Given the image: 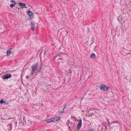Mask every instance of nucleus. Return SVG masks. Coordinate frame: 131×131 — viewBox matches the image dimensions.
Segmentation results:
<instances>
[{
  "instance_id": "obj_27",
  "label": "nucleus",
  "mask_w": 131,
  "mask_h": 131,
  "mask_svg": "<svg viewBox=\"0 0 131 131\" xmlns=\"http://www.w3.org/2000/svg\"><path fill=\"white\" fill-rule=\"evenodd\" d=\"M29 76L28 75H27L26 77V78L27 79H29Z\"/></svg>"
},
{
  "instance_id": "obj_15",
  "label": "nucleus",
  "mask_w": 131,
  "mask_h": 131,
  "mask_svg": "<svg viewBox=\"0 0 131 131\" xmlns=\"http://www.w3.org/2000/svg\"><path fill=\"white\" fill-rule=\"evenodd\" d=\"M11 125L12 124H11L7 125V128L9 129V130H11L12 129V127Z\"/></svg>"
},
{
  "instance_id": "obj_12",
  "label": "nucleus",
  "mask_w": 131,
  "mask_h": 131,
  "mask_svg": "<svg viewBox=\"0 0 131 131\" xmlns=\"http://www.w3.org/2000/svg\"><path fill=\"white\" fill-rule=\"evenodd\" d=\"M53 121V122L55 123L59 121L60 119V118L58 117H55L54 118H52Z\"/></svg>"
},
{
  "instance_id": "obj_20",
  "label": "nucleus",
  "mask_w": 131,
  "mask_h": 131,
  "mask_svg": "<svg viewBox=\"0 0 131 131\" xmlns=\"http://www.w3.org/2000/svg\"><path fill=\"white\" fill-rule=\"evenodd\" d=\"M72 128H71V129H72L73 128H74V129H75V127H76V126H75V124H74L73 123V124H72Z\"/></svg>"
},
{
  "instance_id": "obj_23",
  "label": "nucleus",
  "mask_w": 131,
  "mask_h": 131,
  "mask_svg": "<svg viewBox=\"0 0 131 131\" xmlns=\"http://www.w3.org/2000/svg\"><path fill=\"white\" fill-rule=\"evenodd\" d=\"M72 69L70 68L69 70V73L71 74L72 73Z\"/></svg>"
},
{
  "instance_id": "obj_28",
  "label": "nucleus",
  "mask_w": 131,
  "mask_h": 131,
  "mask_svg": "<svg viewBox=\"0 0 131 131\" xmlns=\"http://www.w3.org/2000/svg\"><path fill=\"white\" fill-rule=\"evenodd\" d=\"M73 118L74 119V118H75V117H73V118Z\"/></svg>"
},
{
  "instance_id": "obj_13",
  "label": "nucleus",
  "mask_w": 131,
  "mask_h": 131,
  "mask_svg": "<svg viewBox=\"0 0 131 131\" xmlns=\"http://www.w3.org/2000/svg\"><path fill=\"white\" fill-rule=\"evenodd\" d=\"M53 120L52 118H51L46 120V122L47 123H49L51 122H53Z\"/></svg>"
},
{
  "instance_id": "obj_19",
  "label": "nucleus",
  "mask_w": 131,
  "mask_h": 131,
  "mask_svg": "<svg viewBox=\"0 0 131 131\" xmlns=\"http://www.w3.org/2000/svg\"><path fill=\"white\" fill-rule=\"evenodd\" d=\"M16 4V3H15L14 4H12L10 5V7L11 8H13L14 6V5H15Z\"/></svg>"
},
{
  "instance_id": "obj_4",
  "label": "nucleus",
  "mask_w": 131,
  "mask_h": 131,
  "mask_svg": "<svg viewBox=\"0 0 131 131\" xmlns=\"http://www.w3.org/2000/svg\"><path fill=\"white\" fill-rule=\"evenodd\" d=\"M27 13L28 15L29 18H30V20L32 19L33 18V16H32L33 14L32 12L31 11H28L27 12Z\"/></svg>"
},
{
  "instance_id": "obj_22",
  "label": "nucleus",
  "mask_w": 131,
  "mask_h": 131,
  "mask_svg": "<svg viewBox=\"0 0 131 131\" xmlns=\"http://www.w3.org/2000/svg\"><path fill=\"white\" fill-rule=\"evenodd\" d=\"M93 131L92 130V127H91V128L90 127L88 130H87L86 131Z\"/></svg>"
},
{
  "instance_id": "obj_10",
  "label": "nucleus",
  "mask_w": 131,
  "mask_h": 131,
  "mask_svg": "<svg viewBox=\"0 0 131 131\" xmlns=\"http://www.w3.org/2000/svg\"><path fill=\"white\" fill-rule=\"evenodd\" d=\"M106 86V85H103L102 84L100 86V89L104 91H105Z\"/></svg>"
},
{
  "instance_id": "obj_2",
  "label": "nucleus",
  "mask_w": 131,
  "mask_h": 131,
  "mask_svg": "<svg viewBox=\"0 0 131 131\" xmlns=\"http://www.w3.org/2000/svg\"><path fill=\"white\" fill-rule=\"evenodd\" d=\"M7 75H6H6H2V78L5 80V79H7L10 78L12 77V74H11L9 73L8 74L7 73Z\"/></svg>"
},
{
  "instance_id": "obj_8",
  "label": "nucleus",
  "mask_w": 131,
  "mask_h": 131,
  "mask_svg": "<svg viewBox=\"0 0 131 131\" xmlns=\"http://www.w3.org/2000/svg\"><path fill=\"white\" fill-rule=\"evenodd\" d=\"M18 5L21 8H24V7L26 8L25 7L26 5L24 3L20 2L19 3Z\"/></svg>"
},
{
  "instance_id": "obj_18",
  "label": "nucleus",
  "mask_w": 131,
  "mask_h": 131,
  "mask_svg": "<svg viewBox=\"0 0 131 131\" xmlns=\"http://www.w3.org/2000/svg\"><path fill=\"white\" fill-rule=\"evenodd\" d=\"M93 37H92L91 39V40L90 41V43L91 45L93 43Z\"/></svg>"
},
{
  "instance_id": "obj_3",
  "label": "nucleus",
  "mask_w": 131,
  "mask_h": 131,
  "mask_svg": "<svg viewBox=\"0 0 131 131\" xmlns=\"http://www.w3.org/2000/svg\"><path fill=\"white\" fill-rule=\"evenodd\" d=\"M82 124V120L81 119H80L78 121V124L77 127V130H79Z\"/></svg>"
},
{
  "instance_id": "obj_9",
  "label": "nucleus",
  "mask_w": 131,
  "mask_h": 131,
  "mask_svg": "<svg viewBox=\"0 0 131 131\" xmlns=\"http://www.w3.org/2000/svg\"><path fill=\"white\" fill-rule=\"evenodd\" d=\"M12 49V48H9L7 51V56H9L12 53V52L11 51V50Z\"/></svg>"
},
{
  "instance_id": "obj_6",
  "label": "nucleus",
  "mask_w": 131,
  "mask_h": 131,
  "mask_svg": "<svg viewBox=\"0 0 131 131\" xmlns=\"http://www.w3.org/2000/svg\"><path fill=\"white\" fill-rule=\"evenodd\" d=\"M31 25V29L32 30H34V29L35 28V23L33 21H31L30 22Z\"/></svg>"
},
{
  "instance_id": "obj_25",
  "label": "nucleus",
  "mask_w": 131,
  "mask_h": 131,
  "mask_svg": "<svg viewBox=\"0 0 131 131\" xmlns=\"http://www.w3.org/2000/svg\"><path fill=\"white\" fill-rule=\"evenodd\" d=\"M118 123V122L117 121H114L113 122H112L111 123V124H112L113 123Z\"/></svg>"
},
{
  "instance_id": "obj_24",
  "label": "nucleus",
  "mask_w": 131,
  "mask_h": 131,
  "mask_svg": "<svg viewBox=\"0 0 131 131\" xmlns=\"http://www.w3.org/2000/svg\"><path fill=\"white\" fill-rule=\"evenodd\" d=\"M105 87V91L109 90L108 87L106 85Z\"/></svg>"
},
{
  "instance_id": "obj_16",
  "label": "nucleus",
  "mask_w": 131,
  "mask_h": 131,
  "mask_svg": "<svg viewBox=\"0 0 131 131\" xmlns=\"http://www.w3.org/2000/svg\"><path fill=\"white\" fill-rule=\"evenodd\" d=\"M72 122H70V124H69V125L68 126V127L70 129H71L72 128V124H73Z\"/></svg>"
},
{
  "instance_id": "obj_1",
  "label": "nucleus",
  "mask_w": 131,
  "mask_h": 131,
  "mask_svg": "<svg viewBox=\"0 0 131 131\" xmlns=\"http://www.w3.org/2000/svg\"><path fill=\"white\" fill-rule=\"evenodd\" d=\"M38 63H36L31 67L32 69L31 72V75H33V74L36 73V69L37 70V68L38 67Z\"/></svg>"
},
{
  "instance_id": "obj_26",
  "label": "nucleus",
  "mask_w": 131,
  "mask_h": 131,
  "mask_svg": "<svg viewBox=\"0 0 131 131\" xmlns=\"http://www.w3.org/2000/svg\"><path fill=\"white\" fill-rule=\"evenodd\" d=\"M10 2L12 3H16L13 0H11L10 1Z\"/></svg>"
},
{
  "instance_id": "obj_7",
  "label": "nucleus",
  "mask_w": 131,
  "mask_h": 131,
  "mask_svg": "<svg viewBox=\"0 0 131 131\" xmlns=\"http://www.w3.org/2000/svg\"><path fill=\"white\" fill-rule=\"evenodd\" d=\"M42 65H41L40 66H39V68H37V71L39 72L43 73V70L42 69Z\"/></svg>"
},
{
  "instance_id": "obj_5",
  "label": "nucleus",
  "mask_w": 131,
  "mask_h": 131,
  "mask_svg": "<svg viewBox=\"0 0 131 131\" xmlns=\"http://www.w3.org/2000/svg\"><path fill=\"white\" fill-rule=\"evenodd\" d=\"M66 104H65L64 105V106L63 107L62 109V110H61V107H60L59 109V112L60 113H62L64 112V110L65 108L66 107Z\"/></svg>"
},
{
  "instance_id": "obj_14",
  "label": "nucleus",
  "mask_w": 131,
  "mask_h": 131,
  "mask_svg": "<svg viewBox=\"0 0 131 131\" xmlns=\"http://www.w3.org/2000/svg\"><path fill=\"white\" fill-rule=\"evenodd\" d=\"M90 57L91 58H93V57L95 58H96V56L95 54L94 53H92L91 54V55L90 56Z\"/></svg>"
},
{
  "instance_id": "obj_11",
  "label": "nucleus",
  "mask_w": 131,
  "mask_h": 131,
  "mask_svg": "<svg viewBox=\"0 0 131 131\" xmlns=\"http://www.w3.org/2000/svg\"><path fill=\"white\" fill-rule=\"evenodd\" d=\"M63 31L62 32H61V33H63L64 34V35H65V36H66L67 35H68V31L64 29H63Z\"/></svg>"
},
{
  "instance_id": "obj_21",
  "label": "nucleus",
  "mask_w": 131,
  "mask_h": 131,
  "mask_svg": "<svg viewBox=\"0 0 131 131\" xmlns=\"http://www.w3.org/2000/svg\"><path fill=\"white\" fill-rule=\"evenodd\" d=\"M70 122L69 120H68L66 123V124L68 126L70 123Z\"/></svg>"
},
{
  "instance_id": "obj_29",
  "label": "nucleus",
  "mask_w": 131,
  "mask_h": 131,
  "mask_svg": "<svg viewBox=\"0 0 131 131\" xmlns=\"http://www.w3.org/2000/svg\"><path fill=\"white\" fill-rule=\"evenodd\" d=\"M104 126L105 127V129L107 128L106 127H105V125Z\"/></svg>"
},
{
  "instance_id": "obj_17",
  "label": "nucleus",
  "mask_w": 131,
  "mask_h": 131,
  "mask_svg": "<svg viewBox=\"0 0 131 131\" xmlns=\"http://www.w3.org/2000/svg\"><path fill=\"white\" fill-rule=\"evenodd\" d=\"M5 101H4L3 99L1 100L0 101V103L1 104H5Z\"/></svg>"
}]
</instances>
